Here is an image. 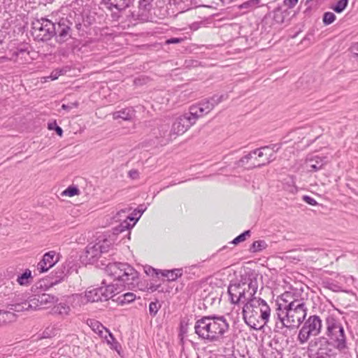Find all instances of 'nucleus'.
Instances as JSON below:
<instances>
[{
  "label": "nucleus",
  "mask_w": 358,
  "mask_h": 358,
  "mask_svg": "<svg viewBox=\"0 0 358 358\" xmlns=\"http://www.w3.org/2000/svg\"><path fill=\"white\" fill-rule=\"evenodd\" d=\"M269 147H270V152H271L273 154V152H277L280 148V146L278 144H273V145H270Z\"/></svg>",
  "instance_id": "c03bdc74"
},
{
  "label": "nucleus",
  "mask_w": 358,
  "mask_h": 358,
  "mask_svg": "<svg viewBox=\"0 0 358 358\" xmlns=\"http://www.w3.org/2000/svg\"><path fill=\"white\" fill-rule=\"evenodd\" d=\"M258 289L256 278H248L244 282L231 284L228 287V293L232 303H245L243 317L245 322L254 329H261L268 322L271 315V308L266 301L255 295Z\"/></svg>",
  "instance_id": "f257e3e1"
},
{
  "label": "nucleus",
  "mask_w": 358,
  "mask_h": 358,
  "mask_svg": "<svg viewBox=\"0 0 358 358\" xmlns=\"http://www.w3.org/2000/svg\"><path fill=\"white\" fill-rule=\"evenodd\" d=\"M71 308L65 303H59L54 306L52 308V313L59 315L62 317L69 315Z\"/></svg>",
  "instance_id": "412c9836"
},
{
  "label": "nucleus",
  "mask_w": 358,
  "mask_h": 358,
  "mask_svg": "<svg viewBox=\"0 0 358 358\" xmlns=\"http://www.w3.org/2000/svg\"><path fill=\"white\" fill-rule=\"evenodd\" d=\"M92 330L99 334L101 336H103V331L105 330L106 331V329L99 322L97 321H90Z\"/></svg>",
  "instance_id": "c85d7f7f"
},
{
  "label": "nucleus",
  "mask_w": 358,
  "mask_h": 358,
  "mask_svg": "<svg viewBox=\"0 0 358 358\" xmlns=\"http://www.w3.org/2000/svg\"><path fill=\"white\" fill-rule=\"evenodd\" d=\"M307 294L304 293L302 289H292L290 291L285 292L281 296V299L287 304L298 303H306Z\"/></svg>",
  "instance_id": "f3484780"
},
{
  "label": "nucleus",
  "mask_w": 358,
  "mask_h": 358,
  "mask_svg": "<svg viewBox=\"0 0 358 358\" xmlns=\"http://www.w3.org/2000/svg\"><path fill=\"white\" fill-rule=\"evenodd\" d=\"M153 0H140L139 5L141 8H146L147 6H148Z\"/></svg>",
  "instance_id": "a19ab883"
},
{
  "label": "nucleus",
  "mask_w": 358,
  "mask_h": 358,
  "mask_svg": "<svg viewBox=\"0 0 358 358\" xmlns=\"http://www.w3.org/2000/svg\"><path fill=\"white\" fill-rule=\"evenodd\" d=\"M80 193L79 189L76 186H69L67 189H66L63 192V196H73L76 195H78Z\"/></svg>",
  "instance_id": "c756f323"
},
{
  "label": "nucleus",
  "mask_w": 358,
  "mask_h": 358,
  "mask_svg": "<svg viewBox=\"0 0 358 358\" xmlns=\"http://www.w3.org/2000/svg\"><path fill=\"white\" fill-rule=\"evenodd\" d=\"M106 333H108L109 338H108L107 336H105V338L107 341V343L110 344V343H111L112 341H113L115 340V338H114L113 334L110 332H109L108 330H106Z\"/></svg>",
  "instance_id": "79ce46f5"
},
{
  "label": "nucleus",
  "mask_w": 358,
  "mask_h": 358,
  "mask_svg": "<svg viewBox=\"0 0 358 358\" xmlns=\"http://www.w3.org/2000/svg\"><path fill=\"white\" fill-rule=\"evenodd\" d=\"M48 129H55V127L54 126V123L48 124Z\"/></svg>",
  "instance_id": "09e8293b"
},
{
  "label": "nucleus",
  "mask_w": 358,
  "mask_h": 358,
  "mask_svg": "<svg viewBox=\"0 0 358 358\" xmlns=\"http://www.w3.org/2000/svg\"><path fill=\"white\" fill-rule=\"evenodd\" d=\"M293 358H301V357H293Z\"/></svg>",
  "instance_id": "8fccbe9b"
},
{
  "label": "nucleus",
  "mask_w": 358,
  "mask_h": 358,
  "mask_svg": "<svg viewBox=\"0 0 358 358\" xmlns=\"http://www.w3.org/2000/svg\"><path fill=\"white\" fill-rule=\"evenodd\" d=\"M54 22L46 18H41L33 22L34 33L41 41H46L54 36Z\"/></svg>",
  "instance_id": "9b49d317"
},
{
  "label": "nucleus",
  "mask_w": 358,
  "mask_h": 358,
  "mask_svg": "<svg viewBox=\"0 0 358 358\" xmlns=\"http://www.w3.org/2000/svg\"><path fill=\"white\" fill-rule=\"evenodd\" d=\"M134 116V110L131 108H124L121 110L114 112L113 117L114 120L122 119L124 120H130Z\"/></svg>",
  "instance_id": "aec40b11"
},
{
  "label": "nucleus",
  "mask_w": 358,
  "mask_h": 358,
  "mask_svg": "<svg viewBox=\"0 0 358 358\" xmlns=\"http://www.w3.org/2000/svg\"><path fill=\"white\" fill-rule=\"evenodd\" d=\"M201 117L197 107H195L194 105L190 106L188 112L175 118L171 129L167 135L168 140L171 141L178 136L184 134ZM166 136V135L164 134V137Z\"/></svg>",
  "instance_id": "0eeeda50"
},
{
  "label": "nucleus",
  "mask_w": 358,
  "mask_h": 358,
  "mask_svg": "<svg viewBox=\"0 0 358 358\" xmlns=\"http://www.w3.org/2000/svg\"><path fill=\"white\" fill-rule=\"evenodd\" d=\"M250 234V231L247 230V231H244L243 233H242L241 234L238 235L237 237H236L231 241V243L236 245L239 243L243 242L244 241H245L246 237L249 236Z\"/></svg>",
  "instance_id": "2f4dec72"
},
{
  "label": "nucleus",
  "mask_w": 358,
  "mask_h": 358,
  "mask_svg": "<svg viewBox=\"0 0 358 358\" xmlns=\"http://www.w3.org/2000/svg\"><path fill=\"white\" fill-rule=\"evenodd\" d=\"M129 176L135 179L138 177V173L136 170H131L129 171Z\"/></svg>",
  "instance_id": "37998d69"
},
{
  "label": "nucleus",
  "mask_w": 358,
  "mask_h": 358,
  "mask_svg": "<svg viewBox=\"0 0 358 358\" xmlns=\"http://www.w3.org/2000/svg\"><path fill=\"white\" fill-rule=\"evenodd\" d=\"M224 99V95H214L209 99L204 100L198 104L194 105L198 108V111L203 117L211 111L213 108L220 103Z\"/></svg>",
  "instance_id": "2eb2a0df"
},
{
  "label": "nucleus",
  "mask_w": 358,
  "mask_h": 358,
  "mask_svg": "<svg viewBox=\"0 0 358 358\" xmlns=\"http://www.w3.org/2000/svg\"><path fill=\"white\" fill-rule=\"evenodd\" d=\"M159 305L158 302H151L149 305V312L152 316H155L159 310Z\"/></svg>",
  "instance_id": "72a5a7b5"
},
{
  "label": "nucleus",
  "mask_w": 358,
  "mask_h": 358,
  "mask_svg": "<svg viewBox=\"0 0 358 358\" xmlns=\"http://www.w3.org/2000/svg\"><path fill=\"white\" fill-rule=\"evenodd\" d=\"M106 272L115 280L122 282L129 288L134 287L138 284V272L127 263H110L106 268Z\"/></svg>",
  "instance_id": "423d86ee"
},
{
  "label": "nucleus",
  "mask_w": 358,
  "mask_h": 358,
  "mask_svg": "<svg viewBox=\"0 0 358 358\" xmlns=\"http://www.w3.org/2000/svg\"><path fill=\"white\" fill-rule=\"evenodd\" d=\"M59 260L55 251H50L46 252L43 259L37 264V270L40 273L48 271L52 268Z\"/></svg>",
  "instance_id": "dca6fc26"
},
{
  "label": "nucleus",
  "mask_w": 358,
  "mask_h": 358,
  "mask_svg": "<svg viewBox=\"0 0 358 358\" xmlns=\"http://www.w3.org/2000/svg\"><path fill=\"white\" fill-rule=\"evenodd\" d=\"M325 324L329 340L320 336L310 341L308 345L309 358H336L337 354L331 348V344L341 352L348 349L346 334L341 322L331 315L327 317Z\"/></svg>",
  "instance_id": "f03ea898"
},
{
  "label": "nucleus",
  "mask_w": 358,
  "mask_h": 358,
  "mask_svg": "<svg viewBox=\"0 0 358 358\" xmlns=\"http://www.w3.org/2000/svg\"><path fill=\"white\" fill-rule=\"evenodd\" d=\"M12 57L15 62L22 64L28 62L29 52L25 48H20L13 53Z\"/></svg>",
  "instance_id": "4be33fe9"
},
{
  "label": "nucleus",
  "mask_w": 358,
  "mask_h": 358,
  "mask_svg": "<svg viewBox=\"0 0 358 358\" xmlns=\"http://www.w3.org/2000/svg\"><path fill=\"white\" fill-rule=\"evenodd\" d=\"M257 153L259 157H265V159L262 162L254 163L253 167L265 166L271 162L272 161H273L275 159L273 154L271 152H270V147L264 146L261 148L260 149H256L252 152L248 153V155H246L240 159L239 163L243 164L247 163L250 159H251L253 157V155H256Z\"/></svg>",
  "instance_id": "f8f14e48"
},
{
  "label": "nucleus",
  "mask_w": 358,
  "mask_h": 358,
  "mask_svg": "<svg viewBox=\"0 0 358 358\" xmlns=\"http://www.w3.org/2000/svg\"><path fill=\"white\" fill-rule=\"evenodd\" d=\"M136 222V221H134V218L133 217L127 216V219L120 223L119 227L115 230L117 233L122 232L131 228L135 224Z\"/></svg>",
  "instance_id": "393cba45"
},
{
  "label": "nucleus",
  "mask_w": 358,
  "mask_h": 358,
  "mask_svg": "<svg viewBox=\"0 0 358 358\" xmlns=\"http://www.w3.org/2000/svg\"><path fill=\"white\" fill-rule=\"evenodd\" d=\"M44 309L40 294H36L29 298L28 300H21L19 296L13 299L10 310L16 312L36 310Z\"/></svg>",
  "instance_id": "9d476101"
},
{
  "label": "nucleus",
  "mask_w": 358,
  "mask_h": 358,
  "mask_svg": "<svg viewBox=\"0 0 358 358\" xmlns=\"http://www.w3.org/2000/svg\"><path fill=\"white\" fill-rule=\"evenodd\" d=\"M348 3V0H339L336 4L331 6V8L336 13H342L345 8L347 7Z\"/></svg>",
  "instance_id": "cd10ccee"
},
{
  "label": "nucleus",
  "mask_w": 358,
  "mask_h": 358,
  "mask_svg": "<svg viewBox=\"0 0 358 358\" xmlns=\"http://www.w3.org/2000/svg\"><path fill=\"white\" fill-rule=\"evenodd\" d=\"M183 41L182 38H169L168 39L166 43L167 44H172V43H179L180 42H182Z\"/></svg>",
  "instance_id": "ea45409f"
},
{
  "label": "nucleus",
  "mask_w": 358,
  "mask_h": 358,
  "mask_svg": "<svg viewBox=\"0 0 358 358\" xmlns=\"http://www.w3.org/2000/svg\"><path fill=\"white\" fill-rule=\"evenodd\" d=\"M303 322L297 336L300 344L307 343L312 336H318L322 329V321L318 315H310Z\"/></svg>",
  "instance_id": "1a4fd4ad"
},
{
  "label": "nucleus",
  "mask_w": 358,
  "mask_h": 358,
  "mask_svg": "<svg viewBox=\"0 0 358 358\" xmlns=\"http://www.w3.org/2000/svg\"><path fill=\"white\" fill-rule=\"evenodd\" d=\"M267 247V244L264 241H256L252 244L250 250L252 252H257L263 250Z\"/></svg>",
  "instance_id": "bb28decb"
},
{
  "label": "nucleus",
  "mask_w": 358,
  "mask_h": 358,
  "mask_svg": "<svg viewBox=\"0 0 358 358\" xmlns=\"http://www.w3.org/2000/svg\"><path fill=\"white\" fill-rule=\"evenodd\" d=\"M16 281L21 286H29L33 281L31 271L28 268L26 269L22 274L18 275Z\"/></svg>",
  "instance_id": "5701e85b"
},
{
  "label": "nucleus",
  "mask_w": 358,
  "mask_h": 358,
  "mask_svg": "<svg viewBox=\"0 0 358 358\" xmlns=\"http://www.w3.org/2000/svg\"><path fill=\"white\" fill-rule=\"evenodd\" d=\"M303 200L306 202L307 203L311 205V206H316L317 205V202L312 197L305 195L303 196Z\"/></svg>",
  "instance_id": "c9c22d12"
},
{
  "label": "nucleus",
  "mask_w": 358,
  "mask_h": 358,
  "mask_svg": "<svg viewBox=\"0 0 358 358\" xmlns=\"http://www.w3.org/2000/svg\"><path fill=\"white\" fill-rule=\"evenodd\" d=\"M298 2V0H284V4L288 8H293Z\"/></svg>",
  "instance_id": "4c0bfd02"
},
{
  "label": "nucleus",
  "mask_w": 358,
  "mask_h": 358,
  "mask_svg": "<svg viewBox=\"0 0 358 358\" xmlns=\"http://www.w3.org/2000/svg\"><path fill=\"white\" fill-rule=\"evenodd\" d=\"M78 106V103L77 101L73 103H70L69 104H62V108L66 110H70L72 108H76Z\"/></svg>",
  "instance_id": "f704fd0d"
},
{
  "label": "nucleus",
  "mask_w": 358,
  "mask_h": 358,
  "mask_svg": "<svg viewBox=\"0 0 358 358\" xmlns=\"http://www.w3.org/2000/svg\"><path fill=\"white\" fill-rule=\"evenodd\" d=\"M229 328L224 316H204L196 322L195 333L199 338L210 342L218 341Z\"/></svg>",
  "instance_id": "7ed1b4c3"
},
{
  "label": "nucleus",
  "mask_w": 358,
  "mask_h": 358,
  "mask_svg": "<svg viewBox=\"0 0 358 358\" xmlns=\"http://www.w3.org/2000/svg\"><path fill=\"white\" fill-rule=\"evenodd\" d=\"M13 303V301L11 303L8 305V308L9 310H0V326L8 323L13 322L16 320V315L14 313L15 310H10L11 304Z\"/></svg>",
  "instance_id": "6ab92c4d"
},
{
  "label": "nucleus",
  "mask_w": 358,
  "mask_h": 358,
  "mask_svg": "<svg viewBox=\"0 0 358 358\" xmlns=\"http://www.w3.org/2000/svg\"><path fill=\"white\" fill-rule=\"evenodd\" d=\"M71 25L72 22L64 17L61 18L57 23H54L55 28L54 36H57L59 42H65L71 37L70 31Z\"/></svg>",
  "instance_id": "ddd939ff"
},
{
  "label": "nucleus",
  "mask_w": 358,
  "mask_h": 358,
  "mask_svg": "<svg viewBox=\"0 0 358 358\" xmlns=\"http://www.w3.org/2000/svg\"><path fill=\"white\" fill-rule=\"evenodd\" d=\"M62 74V69H56L51 73L49 78H50L52 80H54L57 79L58 77Z\"/></svg>",
  "instance_id": "e433bc0d"
},
{
  "label": "nucleus",
  "mask_w": 358,
  "mask_h": 358,
  "mask_svg": "<svg viewBox=\"0 0 358 358\" xmlns=\"http://www.w3.org/2000/svg\"><path fill=\"white\" fill-rule=\"evenodd\" d=\"M327 162V157L310 154L306 157L304 164L308 172H316L322 169Z\"/></svg>",
  "instance_id": "4468645a"
},
{
  "label": "nucleus",
  "mask_w": 358,
  "mask_h": 358,
  "mask_svg": "<svg viewBox=\"0 0 358 358\" xmlns=\"http://www.w3.org/2000/svg\"><path fill=\"white\" fill-rule=\"evenodd\" d=\"M134 1V0H101V3L110 10L116 9L118 11H122L129 8L133 3Z\"/></svg>",
  "instance_id": "a211bd4d"
},
{
  "label": "nucleus",
  "mask_w": 358,
  "mask_h": 358,
  "mask_svg": "<svg viewBox=\"0 0 358 358\" xmlns=\"http://www.w3.org/2000/svg\"><path fill=\"white\" fill-rule=\"evenodd\" d=\"M54 126L55 127V131H56L57 134L59 136H61L62 135V134H63V130H62V129L60 127L57 126V124H56L55 122H54Z\"/></svg>",
  "instance_id": "a18cd8bd"
},
{
  "label": "nucleus",
  "mask_w": 358,
  "mask_h": 358,
  "mask_svg": "<svg viewBox=\"0 0 358 358\" xmlns=\"http://www.w3.org/2000/svg\"><path fill=\"white\" fill-rule=\"evenodd\" d=\"M114 234H103L99 235L94 242L87 245L85 248V257L89 264L96 262L102 255L107 253L115 242Z\"/></svg>",
  "instance_id": "39448f33"
},
{
  "label": "nucleus",
  "mask_w": 358,
  "mask_h": 358,
  "mask_svg": "<svg viewBox=\"0 0 358 358\" xmlns=\"http://www.w3.org/2000/svg\"><path fill=\"white\" fill-rule=\"evenodd\" d=\"M62 280V278H60L59 280H55V281L52 282L50 283V286H53L55 285H57V283H59V282H61V280Z\"/></svg>",
  "instance_id": "de8ad7c7"
},
{
  "label": "nucleus",
  "mask_w": 358,
  "mask_h": 358,
  "mask_svg": "<svg viewBox=\"0 0 358 358\" xmlns=\"http://www.w3.org/2000/svg\"><path fill=\"white\" fill-rule=\"evenodd\" d=\"M162 275L167 278L169 281H174L182 275V270L181 268H175L172 270H164Z\"/></svg>",
  "instance_id": "b1692460"
},
{
  "label": "nucleus",
  "mask_w": 358,
  "mask_h": 358,
  "mask_svg": "<svg viewBox=\"0 0 358 358\" xmlns=\"http://www.w3.org/2000/svg\"><path fill=\"white\" fill-rule=\"evenodd\" d=\"M117 292V288L113 284L106 286L93 288L85 291L84 294H76L73 296V302H77L80 306L87 303H94L101 301H107L113 297Z\"/></svg>",
  "instance_id": "6e6552de"
},
{
  "label": "nucleus",
  "mask_w": 358,
  "mask_h": 358,
  "mask_svg": "<svg viewBox=\"0 0 358 358\" xmlns=\"http://www.w3.org/2000/svg\"><path fill=\"white\" fill-rule=\"evenodd\" d=\"M121 303H129L134 301L136 299V295L132 292H127L122 294L119 299H120Z\"/></svg>",
  "instance_id": "7c9ffc66"
},
{
  "label": "nucleus",
  "mask_w": 358,
  "mask_h": 358,
  "mask_svg": "<svg viewBox=\"0 0 358 358\" xmlns=\"http://www.w3.org/2000/svg\"><path fill=\"white\" fill-rule=\"evenodd\" d=\"M350 52L356 57H358V42L355 43L351 45Z\"/></svg>",
  "instance_id": "58836bf2"
},
{
  "label": "nucleus",
  "mask_w": 358,
  "mask_h": 358,
  "mask_svg": "<svg viewBox=\"0 0 358 358\" xmlns=\"http://www.w3.org/2000/svg\"><path fill=\"white\" fill-rule=\"evenodd\" d=\"M251 4L250 2H245L244 3H243L241 6V8H248L250 6V5Z\"/></svg>",
  "instance_id": "49530a36"
},
{
  "label": "nucleus",
  "mask_w": 358,
  "mask_h": 358,
  "mask_svg": "<svg viewBox=\"0 0 358 358\" xmlns=\"http://www.w3.org/2000/svg\"><path fill=\"white\" fill-rule=\"evenodd\" d=\"M43 308H48L54 305L57 301V298L53 295L43 293L40 294Z\"/></svg>",
  "instance_id": "a878e982"
},
{
  "label": "nucleus",
  "mask_w": 358,
  "mask_h": 358,
  "mask_svg": "<svg viewBox=\"0 0 358 358\" xmlns=\"http://www.w3.org/2000/svg\"><path fill=\"white\" fill-rule=\"evenodd\" d=\"M336 19V15L331 12H327L323 16V22L325 24H331Z\"/></svg>",
  "instance_id": "473e14b6"
},
{
  "label": "nucleus",
  "mask_w": 358,
  "mask_h": 358,
  "mask_svg": "<svg viewBox=\"0 0 358 358\" xmlns=\"http://www.w3.org/2000/svg\"><path fill=\"white\" fill-rule=\"evenodd\" d=\"M306 303L287 304L283 308L279 306L275 311V317L280 321L282 327L289 329H298L303 322L307 315Z\"/></svg>",
  "instance_id": "20e7f679"
}]
</instances>
